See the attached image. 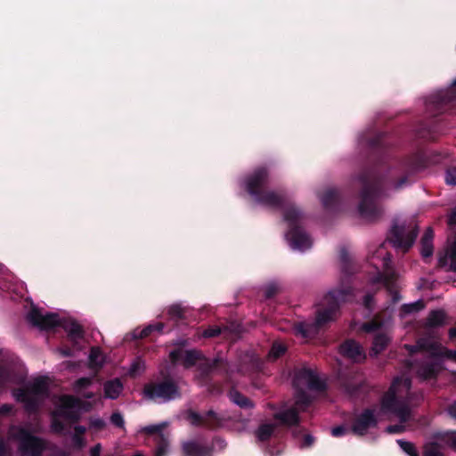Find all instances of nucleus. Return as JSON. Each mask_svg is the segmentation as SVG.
Wrapping results in <instances>:
<instances>
[{
    "instance_id": "nucleus-17",
    "label": "nucleus",
    "mask_w": 456,
    "mask_h": 456,
    "mask_svg": "<svg viewBox=\"0 0 456 456\" xmlns=\"http://www.w3.org/2000/svg\"><path fill=\"white\" fill-rule=\"evenodd\" d=\"M104 396L109 399H116L119 396L123 390V384L119 379L107 381L104 386Z\"/></svg>"
},
{
    "instance_id": "nucleus-44",
    "label": "nucleus",
    "mask_w": 456,
    "mask_h": 456,
    "mask_svg": "<svg viewBox=\"0 0 456 456\" xmlns=\"http://www.w3.org/2000/svg\"><path fill=\"white\" fill-rule=\"evenodd\" d=\"M102 451V444H97L89 450V456H101Z\"/></svg>"
},
{
    "instance_id": "nucleus-14",
    "label": "nucleus",
    "mask_w": 456,
    "mask_h": 456,
    "mask_svg": "<svg viewBox=\"0 0 456 456\" xmlns=\"http://www.w3.org/2000/svg\"><path fill=\"white\" fill-rule=\"evenodd\" d=\"M340 352L343 355L348 357L354 362H361L365 359V354L360 345L354 341L348 340L340 346Z\"/></svg>"
},
{
    "instance_id": "nucleus-46",
    "label": "nucleus",
    "mask_w": 456,
    "mask_h": 456,
    "mask_svg": "<svg viewBox=\"0 0 456 456\" xmlns=\"http://www.w3.org/2000/svg\"><path fill=\"white\" fill-rule=\"evenodd\" d=\"M379 327V324L378 322L376 321H372L370 323H366L363 325V330L370 332V331H373L375 330L376 329H378Z\"/></svg>"
},
{
    "instance_id": "nucleus-13",
    "label": "nucleus",
    "mask_w": 456,
    "mask_h": 456,
    "mask_svg": "<svg viewBox=\"0 0 456 456\" xmlns=\"http://www.w3.org/2000/svg\"><path fill=\"white\" fill-rule=\"evenodd\" d=\"M360 215L367 220H372L378 215V210L373 202V196L368 191H363L359 205Z\"/></svg>"
},
{
    "instance_id": "nucleus-8",
    "label": "nucleus",
    "mask_w": 456,
    "mask_h": 456,
    "mask_svg": "<svg viewBox=\"0 0 456 456\" xmlns=\"http://www.w3.org/2000/svg\"><path fill=\"white\" fill-rule=\"evenodd\" d=\"M47 390V381L44 378H37L28 384L26 389L14 393V396L20 402L25 403L28 410H32L43 398Z\"/></svg>"
},
{
    "instance_id": "nucleus-11",
    "label": "nucleus",
    "mask_w": 456,
    "mask_h": 456,
    "mask_svg": "<svg viewBox=\"0 0 456 456\" xmlns=\"http://www.w3.org/2000/svg\"><path fill=\"white\" fill-rule=\"evenodd\" d=\"M417 237L414 227H406L405 224H395L391 231L390 241L396 248L405 252L410 248Z\"/></svg>"
},
{
    "instance_id": "nucleus-31",
    "label": "nucleus",
    "mask_w": 456,
    "mask_h": 456,
    "mask_svg": "<svg viewBox=\"0 0 456 456\" xmlns=\"http://www.w3.org/2000/svg\"><path fill=\"white\" fill-rule=\"evenodd\" d=\"M144 368H145L144 362L141 360H136L134 362L132 363V365L129 369V373L132 376H136V375L142 373L143 371Z\"/></svg>"
},
{
    "instance_id": "nucleus-21",
    "label": "nucleus",
    "mask_w": 456,
    "mask_h": 456,
    "mask_svg": "<svg viewBox=\"0 0 456 456\" xmlns=\"http://www.w3.org/2000/svg\"><path fill=\"white\" fill-rule=\"evenodd\" d=\"M389 342V338L385 334H379L375 337L373 346L371 348V354L374 355L379 354L382 352Z\"/></svg>"
},
{
    "instance_id": "nucleus-60",
    "label": "nucleus",
    "mask_w": 456,
    "mask_h": 456,
    "mask_svg": "<svg viewBox=\"0 0 456 456\" xmlns=\"http://www.w3.org/2000/svg\"><path fill=\"white\" fill-rule=\"evenodd\" d=\"M84 396L86 398H92L94 396V395L92 393H88V394H86Z\"/></svg>"
},
{
    "instance_id": "nucleus-4",
    "label": "nucleus",
    "mask_w": 456,
    "mask_h": 456,
    "mask_svg": "<svg viewBox=\"0 0 456 456\" xmlns=\"http://www.w3.org/2000/svg\"><path fill=\"white\" fill-rule=\"evenodd\" d=\"M347 292L344 290H337L330 292L323 298V305L329 306L328 309L319 311L314 325L298 324L295 327V332L303 338L308 337L310 334L316 332L317 329L328 322L334 319L338 308V303L346 300Z\"/></svg>"
},
{
    "instance_id": "nucleus-42",
    "label": "nucleus",
    "mask_w": 456,
    "mask_h": 456,
    "mask_svg": "<svg viewBox=\"0 0 456 456\" xmlns=\"http://www.w3.org/2000/svg\"><path fill=\"white\" fill-rule=\"evenodd\" d=\"M405 428L403 424L400 425H392L387 428V431L388 433H401L404 431Z\"/></svg>"
},
{
    "instance_id": "nucleus-48",
    "label": "nucleus",
    "mask_w": 456,
    "mask_h": 456,
    "mask_svg": "<svg viewBox=\"0 0 456 456\" xmlns=\"http://www.w3.org/2000/svg\"><path fill=\"white\" fill-rule=\"evenodd\" d=\"M408 182V178L407 176H403L402 177L401 179H399L395 183V188H401L402 186H403L404 184H406Z\"/></svg>"
},
{
    "instance_id": "nucleus-28",
    "label": "nucleus",
    "mask_w": 456,
    "mask_h": 456,
    "mask_svg": "<svg viewBox=\"0 0 456 456\" xmlns=\"http://www.w3.org/2000/svg\"><path fill=\"white\" fill-rule=\"evenodd\" d=\"M424 308V304L422 301H417L412 304L404 305L402 308V311L404 314H412L419 312V310Z\"/></svg>"
},
{
    "instance_id": "nucleus-35",
    "label": "nucleus",
    "mask_w": 456,
    "mask_h": 456,
    "mask_svg": "<svg viewBox=\"0 0 456 456\" xmlns=\"http://www.w3.org/2000/svg\"><path fill=\"white\" fill-rule=\"evenodd\" d=\"M183 451L188 456H195L199 447L195 443H186L183 444Z\"/></svg>"
},
{
    "instance_id": "nucleus-2",
    "label": "nucleus",
    "mask_w": 456,
    "mask_h": 456,
    "mask_svg": "<svg viewBox=\"0 0 456 456\" xmlns=\"http://www.w3.org/2000/svg\"><path fill=\"white\" fill-rule=\"evenodd\" d=\"M405 346L411 354L423 352L435 357L430 362L421 365L417 370L419 376L425 379L433 378L440 371L441 362L437 357L448 353L434 337L420 338L415 346Z\"/></svg>"
},
{
    "instance_id": "nucleus-62",
    "label": "nucleus",
    "mask_w": 456,
    "mask_h": 456,
    "mask_svg": "<svg viewBox=\"0 0 456 456\" xmlns=\"http://www.w3.org/2000/svg\"><path fill=\"white\" fill-rule=\"evenodd\" d=\"M162 327H163V326H162V324H158V325H157V328H158L159 330H161V329H162Z\"/></svg>"
},
{
    "instance_id": "nucleus-41",
    "label": "nucleus",
    "mask_w": 456,
    "mask_h": 456,
    "mask_svg": "<svg viewBox=\"0 0 456 456\" xmlns=\"http://www.w3.org/2000/svg\"><path fill=\"white\" fill-rule=\"evenodd\" d=\"M220 333V329L218 328H209L205 330L202 333V336L205 338H211L218 335Z\"/></svg>"
},
{
    "instance_id": "nucleus-18",
    "label": "nucleus",
    "mask_w": 456,
    "mask_h": 456,
    "mask_svg": "<svg viewBox=\"0 0 456 456\" xmlns=\"http://www.w3.org/2000/svg\"><path fill=\"white\" fill-rule=\"evenodd\" d=\"M433 238L434 232L431 228H428L421 239L420 253L424 258L430 257L433 254Z\"/></svg>"
},
{
    "instance_id": "nucleus-7",
    "label": "nucleus",
    "mask_w": 456,
    "mask_h": 456,
    "mask_svg": "<svg viewBox=\"0 0 456 456\" xmlns=\"http://www.w3.org/2000/svg\"><path fill=\"white\" fill-rule=\"evenodd\" d=\"M285 220L289 223L290 231L287 233L291 247L295 249L305 250L309 248L312 245V240L308 235L297 225V221L299 218V213L294 208H290L285 212Z\"/></svg>"
},
{
    "instance_id": "nucleus-64",
    "label": "nucleus",
    "mask_w": 456,
    "mask_h": 456,
    "mask_svg": "<svg viewBox=\"0 0 456 456\" xmlns=\"http://www.w3.org/2000/svg\"><path fill=\"white\" fill-rule=\"evenodd\" d=\"M365 305H366V306L370 305L368 301L365 302Z\"/></svg>"
},
{
    "instance_id": "nucleus-55",
    "label": "nucleus",
    "mask_w": 456,
    "mask_h": 456,
    "mask_svg": "<svg viewBox=\"0 0 456 456\" xmlns=\"http://www.w3.org/2000/svg\"><path fill=\"white\" fill-rule=\"evenodd\" d=\"M451 338H456V329H452L450 330ZM453 357L456 359V352L453 353Z\"/></svg>"
},
{
    "instance_id": "nucleus-63",
    "label": "nucleus",
    "mask_w": 456,
    "mask_h": 456,
    "mask_svg": "<svg viewBox=\"0 0 456 456\" xmlns=\"http://www.w3.org/2000/svg\"><path fill=\"white\" fill-rule=\"evenodd\" d=\"M384 280H388V277H387V274H386V276L384 277Z\"/></svg>"
},
{
    "instance_id": "nucleus-37",
    "label": "nucleus",
    "mask_w": 456,
    "mask_h": 456,
    "mask_svg": "<svg viewBox=\"0 0 456 456\" xmlns=\"http://www.w3.org/2000/svg\"><path fill=\"white\" fill-rule=\"evenodd\" d=\"M183 310L179 305H174L169 307L168 314L173 318H181L183 316Z\"/></svg>"
},
{
    "instance_id": "nucleus-3",
    "label": "nucleus",
    "mask_w": 456,
    "mask_h": 456,
    "mask_svg": "<svg viewBox=\"0 0 456 456\" xmlns=\"http://www.w3.org/2000/svg\"><path fill=\"white\" fill-rule=\"evenodd\" d=\"M28 320L41 330L61 326L73 341L83 338V330L78 323L70 319L61 322L56 314L43 313L41 310L32 307L28 314Z\"/></svg>"
},
{
    "instance_id": "nucleus-59",
    "label": "nucleus",
    "mask_w": 456,
    "mask_h": 456,
    "mask_svg": "<svg viewBox=\"0 0 456 456\" xmlns=\"http://www.w3.org/2000/svg\"><path fill=\"white\" fill-rule=\"evenodd\" d=\"M305 439H306V443H307V444H312L313 439H312V437H311V436H306V437H305Z\"/></svg>"
},
{
    "instance_id": "nucleus-26",
    "label": "nucleus",
    "mask_w": 456,
    "mask_h": 456,
    "mask_svg": "<svg viewBox=\"0 0 456 456\" xmlns=\"http://www.w3.org/2000/svg\"><path fill=\"white\" fill-rule=\"evenodd\" d=\"M438 441H440L438 439ZM441 442L438 443H429L426 444L425 450H424V456H444V454L441 452Z\"/></svg>"
},
{
    "instance_id": "nucleus-34",
    "label": "nucleus",
    "mask_w": 456,
    "mask_h": 456,
    "mask_svg": "<svg viewBox=\"0 0 456 456\" xmlns=\"http://www.w3.org/2000/svg\"><path fill=\"white\" fill-rule=\"evenodd\" d=\"M337 199V193L334 190H328L322 198L324 206H330Z\"/></svg>"
},
{
    "instance_id": "nucleus-50",
    "label": "nucleus",
    "mask_w": 456,
    "mask_h": 456,
    "mask_svg": "<svg viewBox=\"0 0 456 456\" xmlns=\"http://www.w3.org/2000/svg\"><path fill=\"white\" fill-rule=\"evenodd\" d=\"M448 224L450 225H456V212H452L449 217Z\"/></svg>"
},
{
    "instance_id": "nucleus-61",
    "label": "nucleus",
    "mask_w": 456,
    "mask_h": 456,
    "mask_svg": "<svg viewBox=\"0 0 456 456\" xmlns=\"http://www.w3.org/2000/svg\"><path fill=\"white\" fill-rule=\"evenodd\" d=\"M452 91L456 94V82L452 86Z\"/></svg>"
},
{
    "instance_id": "nucleus-25",
    "label": "nucleus",
    "mask_w": 456,
    "mask_h": 456,
    "mask_svg": "<svg viewBox=\"0 0 456 456\" xmlns=\"http://www.w3.org/2000/svg\"><path fill=\"white\" fill-rule=\"evenodd\" d=\"M377 261H374L373 264L379 267L380 265L382 268H387L388 264L390 262V256L387 253L383 248H380L377 251Z\"/></svg>"
},
{
    "instance_id": "nucleus-12",
    "label": "nucleus",
    "mask_w": 456,
    "mask_h": 456,
    "mask_svg": "<svg viewBox=\"0 0 456 456\" xmlns=\"http://www.w3.org/2000/svg\"><path fill=\"white\" fill-rule=\"evenodd\" d=\"M200 354L195 350L178 349L170 353L173 362H180L185 368L195 365L200 360Z\"/></svg>"
},
{
    "instance_id": "nucleus-36",
    "label": "nucleus",
    "mask_w": 456,
    "mask_h": 456,
    "mask_svg": "<svg viewBox=\"0 0 456 456\" xmlns=\"http://www.w3.org/2000/svg\"><path fill=\"white\" fill-rule=\"evenodd\" d=\"M445 181L449 184H456V167H450L447 169Z\"/></svg>"
},
{
    "instance_id": "nucleus-33",
    "label": "nucleus",
    "mask_w": 456,
    "mask_h": 456,
    "mask_svg": "<svg viewBox=\"0 0 456 456\" xmlns=\"http://www.w3.org/2000/svg\"><path fill=\"white\" fill-rule=\"evenodd\" d=\"M92 384L91 378H81L74 384V390L79 392L83 388L88 387Z\"/></svg>"
},
{
    "instance_id": "nucleus-6",
    "label": "nucleus",
    "mask_w": 456,
    "mask_h": 456,
    "mask_svg": "<svg viewBox=\"0 0 456 456\" xmlns=\"http://www.w3.org/2000/svg\"><path fill=\"white\" fill-rule=\"evenodd\" d=\"M56 408L53 412L52 428L59 433L63 430L62 420H76L78 415L79 402L69 395H63L55 402Z\"/></svg>"
},
{
    "instance_id": "nucleus-1",
    "label": "nucleus",
    "mask_w": 456,
    "mask_h": 456,
    "mask_svg": "<svg viewBox=\"0 0 456 456\" xmlns=\"http://www.w3.org/2000/svg\"><path fill=\"white\" fill-rule=\"evenodd\" d=\"M411 380L407 377L394 379L389 390L385 394L379 407L366 410L360 414L353 426V431L357 435H364L374 428L377 422L385 419H397L401 423L411 418L408 405L410 399Z\"/></svg>"
},
{
    "instance_id": "nucleus-9",
    "label": "nucleus",
    "mask_w": 456,
    "mask_h": 456,
    "mask_svg": "<svg viewBox=\"0 0 456 456\" xmlns=\"http://www.w3.org/2000/svg\"><path fill=\"white\" fill-rule=\"evenodd\" d=\"M10 436L20 442L22 456H37L43 449L42 442L22 428L12 427L10 429Z\"/></svg>"
},
{
    "instance_id": "nucleus-38",
    "label": "nucleus",
    "mask_w": 456,
    "mask_h": 456,
    "mask_svg": "<svg viewBox=\"0 0 456 456\" xmlns=\"http://www.w3.org/2000/svg\"><path fill=\"white\" fill-rule=\"evenodd\" d=\"M106 426V423L101 419H92L90 420V428L94 429L95 431H100L103 429Z\"/></svg>"
},
{
    "instance_id": "nucleus-45",
    "label": "nucleus",
    "mask_w": 456,
    "mask_h": 456,
    "mask_svg": "<svg viewBox=\"0 0 456 456\" xmlns=\"http://www.w3.org/2000/svg\"><path fill=\"white\" fill-rule=\"evenodd\" d=\"M188 419H190L191 423L193 425H199L201 423L200 416L195 412H190L188 414Z\"/></svg>"
},
{
    "instance_id": "nucleus-56",
    "label": "nucleus",
    "mask_w": 456,
    "mask_h": 456,
    "mask_svg": "<svg viewBox=\"0 0 456 456\" xmlns=\"http://www.w3.org/2000/svg\"><path fill=\"white\" fill-rule=\"evenodd\" d=\"M382 280H383V277L379 273V275L373 279V282H379Z\"/></svg>"
},
{
    "instance_id": "nucleus-53",
    "label": "nucleus",
    "mask_w": 456,
    "mask_h": 456,
    "mask_svg": "<svg viewBox=\"0 0 456 456\" xmlns=\"http://www.w3.org/2000/svg\"><path fill=\"white\" fill-rule=\"evenodd\" d=\"M275 292H276V288H274V287H270V288L267 289V291H266L267 297H271V296H273Z\"/></svg>"
},
{
    "instance_id": "nucleus-19",
    "label": "nucleus",
    "mask_w": 456,
    "mask_h": 456,
    "mask_svg": "<svg viewBox=\"0 0 456 456\" xmlns=\"http://www.w3.org/2000/svg\"><path fill=\"white\" fill-rule=\"evenodd\" d=\"M274 418L281 423L291 426L298 421L297 412L295 408H290L274 414Z\"/></svg>"
},
{
    "instance_id": "nucleus-22",
    "label": "nucleus",
    "mask_w": 456,
    "mask_h": 456,
    "mask_svg": "<svg viewBox=\"0 0 456 456\" xmlns=\"http://www.w3.org/2000/svg\"><path fill=\"white\" fill-rule=\"evenodd\" d=\"M230 399L239 406L242 408H252L253 403L250 402L249 399L242 395L240 393H239L236 390H232L230 392Z\"/></svg>"
},
{
    "instance_id": "nucleus-52",
    "label": "nucleus",
    "mask_w": 456,
    "mask_h": 456,
    "mask_svg": "<svg viewBox=\"0 0 456 456\" xmlns=\"http://www.w3.org/2000/svg\"><path fill=\"white\" fill-rule=\"evenodd\" d=\"M86 432V428L82 427V426H77L75 427V434H78V435H84V433Z\"/></svg>"
},
{
    "instance_id": "nucleus-40",
    "label": "nucleus",
    "mask_w": 456,
    "mask_h": 456,
    "mask_svg": "<svg viewBox=\"0 0 456 456\" xmlns=\"http://www.w3.org/2000/svg\"><path fill=\"white\" fill-rule=\"evenodd\" d=\"M165 427H166V424L163 423V424H159V425L149 426V427H146L144 429L147 433L153 434V433L160 432Z\"/></svg>"
},
{
    "instance_id": "nucleus-5",
    "label": "nucleus",
    "mask_w": 456,
    "mask_h": 456,
    "mask_svg": "<svg viewBox=\"0 0 456 456\" xmlns=\"http://www.w3.org/2000/svg\"><path fill=\"white\" fill-rule=\"evenodd\" d=\"M294 386L297 389L296 407L303 410L308 403V398L304 395L305 389L321 390L323 387L322 382L317 374L307 369L298 370L294 377Z\"/></svg>"
},
{
    "instance_id": "nucleus-54",
    "label": "nucleus",
    "mask_w": 456,
    "mask_h": 456,
    "mask_svg": "<svg viewBox=\"0 0 456 456\" xmlns=\"http://www.w3.org/2000/svg\"><path fill=\"white\" fill-rule=\"evenodd\" d=\"M152 326H149L147 329L142 331L141 337H146L150 333V331L152 330Z\"/></svg>"
},
{
    "instance_id": "nucleus-57",
    "label": "nucleus",
    "mask_w": 456,
    "mask_h": 456,
    "mask_svg": "<svg viewBox=\"0 0 456 456\" xmlns=\"http://www.w3.org/2000/svg\"><path fill=\"white\" fill-rule=\"evenodd\" d=\"M3 453H4V446H3L2 441L0 440V456H2Z\"/></svg>"
},
{
    "instance_id": "nucleus-16",
    "label": "nucleus",
    "mask_w": 456,
    "mask_h": 456,
    "mask_svg": "<svg viewBox=\"0 0 456 456\" xmlns=\"http://www.w3.org/2000/svg\"><path fill=\"white\" fill-rule=\"evenodd\" d=\"M439 265L447 270L456 272V242L450 245L444 252L439 256Z\"/></svg>"
},
{
    "instance_id": "nucleus-32",
    "label": "nucleus",
    "mask_w": 456,
    "mask_h": 456,
    "mask_svg": "<svg viewBox=\"0 0 456 456\" xmlns=\"http://www.w3.org/2000/svg\"><path fill=\"white\" fill-rule=\"evenodd\" d=\"M262 201L267 205L274 206L281 201V198L274 192H268L262 198Z\"/></svg>"
},
{
    "instance_id": "nucleus-49",
    "label": "nucleus",
    "mask_w": 456,
    "mask_h": 456,
    "mask_svg": "<svg viewBox=\"0 0 456 456\" xmlns=\"http://www.w3.org/2000/svg\"><path fill=\"white\" fill-rule=\"evenodd\" d=\"M448 411L452 417L456 418V402L449 407Z\"/></svg>"
},
{
    "instance_id": "nucleus-10",
    "label": "nucleus",
    "mask_w": 456,
    "mask_h": 456,
    "mask_svg": "<svg viewBox=\"0 0 456 456\" xmlns=\"http://www.w3.org/2000/svg\"><path fill=\"white\" fill-rule=\"evenodd\" d=\"M143 395L150 400L168 401L179 396L177 387L170 382L166 381L159 384H148L144 387Z\"/></svg>"
},
{
    "instance_id": "nucleus-27",
    "label": "nucleus",
    "mask_w": 456,
    "mask_h": 456,
    "mask_svg": "<svg viewBox=\"0 0 456 456\" xmlns=\"http://www.w3.org/2000/svg\"><path fill=\"white\" fill-rule=\"evenodd\" d=\"M441 444H447L456 450V432H448L439 437Z\"/></svg>"
},
{
    "instance_id": "nucleus-24",
    "label": "nucleus",
    "mask_w": 456,
    "mask_h": 456,
    "mask_svg": "<svg viewBox=\"0 0 456 456\" xmlns=\"http://www.w3.org/2000/svg\"><path fill=\"white\" fill-rule=\"evenodd\" d=\"M104 362V357L99 348H92L89 355V363L91 368L99 369Z\"/></svg>"
},
{
    "instance_id": "nucleus-29",
    "label": "nucleus",
    "mask_w": 456,
    "mask_h": 456,
    "mask_svg": "<svg viewBox=\"0 0 456 456\" xmlns=\"http://www.w3.org/2000/svg\"><path fill=\"white\" fill-rule=\"evenodd\" d=\"M398 444L400 447L409 455V456H419L418 452L416 451L414 445L406 441L398 440Z\"/></svg>"
},
{
    "instance_id": "nucleus-47",
    "label": "nucleus",
    "mask_w": 456,
    "mask_h": 456,
    "mask_svg": "<svg viewBox=\"0 0 456 456\" xmlns=\"http://www.w3.org/2000/svg\"><path fill=\"white\" fill-rule=\"evenodd\" d=\"M345 432H346V429L342 427H337V428H332V430H331V434L334 436H342L345 434Z\"/></svg>"
},
{
    "instance_id": "nucleus-58",
    "label": "nucleus",
    "mask_w": 456,
    "mask_h": 456,
    "mask_svg": "<svg viewBox=\"0 0 456 456\" xmlns=\"http://www.w3.org/2000/svg\"><path fill=\"white\" fill-rule=\"evenodd\" d=\"M163 454H164L163 449H159L157 452V456H163Z\"/></svg>"
},
{
    "instance_id": "nucleus-23",
    "label": "nucleus",
    "mask_w": 456,
    "mask_h": 456,
    "mask_svg": "<svg viewBox=\"0 0 456 456\" xmlns=\"http://www.w3.org/2000/svg\"><path fill=\"white\" fill-rule=\"evenodd\" d=\"M444 321H445L444 312L438 310V311H434L429 314V316L427 320V324L429 327H436V326L443 325L444 323Z\"/></svg>"
},
{
    "instance_id": "nucleus-43",
    "label": "nucleus",
    "mask_w": 456,
    "mask_h": 456,
    "mask_svg": "<svg viewBox=\"0 0 456 456\" xmlns=\"http://www.w3.org/2000/svg\"><path fill=\"white\" fill-rule=\"evenodd\" d=\"M73 442L75 445L78 448H82L85 446V441L82 435L74 434Z\"/></svg>"
},
{
    "instance_id": "nucleus-51",
    "label": "nucleus",
    "mask_w": 456,
    "mask_h": 456,
    "mask_svg": "<svg viewBox=\"0 0 456 456\" xmlns=\"http://www.w3.org/2000/svg\"><path fill=\"white\" fill-rule=\"evenodd\" d=\"M12 410V407L8 404H4L0 408V414H5Z\"/></svg>"
},
{
    "instance_id": "nucleus-30",
    "label": "nucleus",
    "mask_w": 456,
    "mask_h": 456,
    "mask_svg": "<svg viewBox=\"0 0 456 456\" xmlns=\"http://www.w3.org/2000/svg\"><path fill=\"white\" fill-rule=\"evenodd\" d=\"M286 351V347L284 345L281 344V343H276L273 346L270 353H269V357H272L273 359H276L278 357H280L281 355H282Z\"/></svg>"
},
{
    "instance_id": "nucleus-15",
    "label": "nucleus",
    "mask_w": 456,
    "mask_h": 456,
    "mask_svg": "<svg viewBox=\"0 0 456 456\" xmlns=\"http://www.w3.org/2000/svg\"><path fill=\"white\" fill-rule=\"evenodd\" d=\"M266 169L261 168L252 174L247 181V188L250 193H256L267 181Z\"/></svg>"
},
{
    "instance_id": "nucleus-39",
    "label": "nucleus",
    "mask_w": 456,
    "mask_h": 456,
    "mask_svg": "<svg viewBox=\"0 0 456 456\" xmlns=\"http://www.w3.org/2000/svg\"><path fill=\"white\" fill-rule=\"evenodd\" d=\"M110 420L112 422L113 425L118 427V428H123L124 426V419H123V417L120 413L118 412H115L111 415L110 417Z\"/></svg>"
},
{
    "instance_id": "nucleus-20",
    "label": "nucleus",
    "mask_w": 456,
    "mask_h": 456,
    "mask_svg": "<svg viewBox=\"0 0 456 456\" xmlns=\"http://www.w3.org/2000/svg\"><path fill=\"white\" fill-rule=\"evenodd\" d=\"M275 425L273 423H262L258 428L255 431L256 437L259 441L268 440L273 434Z\"/></svg>"
}]
</instances>
